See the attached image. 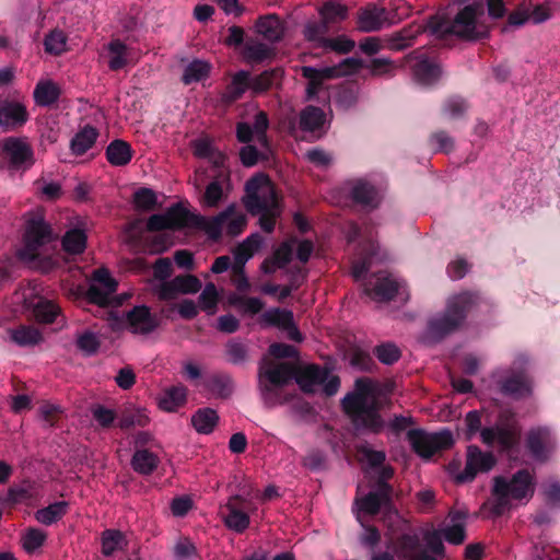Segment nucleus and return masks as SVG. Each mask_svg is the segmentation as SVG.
<instances>
[{"mask_svg": "<svg viewBox=\"0 0 560 560\" xmlns=\"http://www.w3.org/2000/svg\"><path fill=\"white\" fill-rule=\"evenodd\" d=\"M231 303L237 306L244 313L255 315L265 306L264 302L258 298H247L235 295L230 299Z\"/></svg>", "mask_w": 560, "mask_h": 560, "instance_id": "nucleus-52", "label": "nucleus"}, {"mask_svg": "<svg viewBox=\"0 0 560 560\" xmlns=\"http://www.w3.org/2000/svg\"><path fill=\"white\" fill-rule=\"evenodd\" d=\"M500 392L513 398H523L532 394V381L524 374H512L499 382Z\"/></svg>", "mask_w": 560, "mask_h": 560, "instance_id": "nucleus-27", "label": "nucleus"}, {"mask_svg": "<svg viewBox=\"0 0 560 560\" xmlns=\"http://www.w3.org/2000/svg\"><path fill=\"white\" fill-rule=\"evenodd\" d=\"M109 60L108 67L110 70H120L127 66L129 61L128 47L120 40H112L108 44Z\"/></svg>", "mask_w": 560, "mask_h": 560, "instance_id": "nucleus-42", "label": "nucleus"}, {"mask_svg": "<svg viewBox=\"0 0 560 560\" xmlns=\"http://www.w3.org/2000/svg\"><path fill=\"white\" fill-rule=\"evenodd\" d=\"M243 203L253 215H259L261 230L271 233L276 219L281 214V207L276 189L270 179L264 174H257L247 180Z\"/></svg>", "mask_w": 560, "mask_h": 560, "instance_id": "nucleus-1", "label": "nucleus"}, {"mask_svg": "<svg viewBox=\"0 0 560 560\" xmlns=\"http://www.w3.org/2000/svg\"><path fill=\"white\" fill-rule=\"evenodd\" d=\"M301 464L310 471H324L328 469V457L324 451L311 447L302 457Z\"/></svg>", "mask_w": 560, "mask_h": 560, "instance_id": "nucleus-43", "label": "nucleus"}, {"mask_svg": "<svg viewBox=\"0 0 560 560\" xmlns=\"http://www.w3.org/2000/svg\"><path fill=\"white\" fill-rule=\"evenodd\" d=\"M125 535L118 529H105L102 533V553L105 557L113 556L117 550L122 549Z\"/></svg>", "mask_w": 560, "mask_h": 560, "instance_id": "nucleus-46", "label": "nucleus"}, {"mask_svg": "<svg viewBox=\"0 0 560 560\" xmlns=\"http://www.w3.org/2000/svg\"><path fill=\"white\" fill-rule=\"evenodd\" d=\"M33 95L37 105L49 106L58 100L60 89L51 80H43L37 83Z\"/></svg>", "mask_w": 560, "mask_h": 560, "instance_id": "nucleus-37", "label": "nucleus"}, {"mask_svg": "<svg viewBox=\"0 0 560 560\" xmlns=\"http://www.w3.org/2000/svg\"><path fill=\"white\" fill-rule=\"evenodd\" d=\"M494 428H486L481 431V440L487 445L498 444L503 451H512L518 446L521 428L517 422H495Z\"/></svg>", "mask_w": 560, "mask_h": 560, "instance_id": "nucleus-13", "label": "nucleus"}, {"mask_svg": "<svg viewBox=\"0 0 560 560\" xmlns=\"http://www.w3.org/2000/svg\"><path fill=\"white\" fill-rule=\"evenodd\" d=\"M244 503L245 500L241 495H233L224 506L223 521L225 526L240 534L245 532L250 523L248 514L243 511Z\"/></svg>", "mask_w": 560, "mask_h": 560, "instance_id": "nucleus-20", "label": "nucleus"}, {"mask_svg": "<svg viewBox=\"0 0 560 560\" xmlns=\"http://www.w3.org/2000/svg\"><path fill=\"white\" fill-rule=\"evenodd\" d=\"M325 370L326 369H320L317 365H306L301 369L295 368L294 380L302 390L314 393L325 381Z\"/></svg>", "mask_w": 560, "mask_h": 560, "instance_id": "nucleus-28", "label": "nucleus"}, {"mask_svg": "<svg viewBox=\"0 0 560 560\" xmlns=\"http://www.w3.org/2000/svg\"><path fill=\"white\" fill-rule=\"evenodd\" d=\"M525 443L532 457L538 462H546L553 450V441L550 433L540 428L530 430Z\"/></svg>", "mask_w": 560, "mask_h": 560, "instance_id": "nucleus-22", "label": "nucleus"}, {"mask_svg": "<svg viewBox=\"0 0 560 560\" xmlns=\"http://www.w3.org/2000/svg\"><path fill=\"white\" fill-rule=\"evenodd\" d=\"M264 326H276L287 331L288 337L294 341H302V335L293 322V313L283 308H269L260 316Z\"/></svg>", "mask_w": 560, "mask_h": 560, "instance_id": "nucleus-18", "label": "nucleus"}, {"mask_svg": "<svg viewBox=\"0 0 560 560\" xmlns=\"http://www.w3.org/2000/svg\"><path fill=\"white\" fill-rule=\"evenodd\" d=\"M476 303L477 296L468 292L451 298L444 314L429 323V337L433 340H439L456 330L464 323L467 312L470 311Z\"/></svg>", "mask_w": 560, "mask_h": 560, "instance_id": "nucleus-4", "label": "nucleus"}, {"mask_svg": "<svg viewBox=\"0 0 560 560\" xmlns=\"http://www.w3.org/2000/svg\"><path fill=\"white\" fill-rule=\"evenodd\" d=\"M363 68V61L358 58H346L334 67L314 68L303 67L302 74L308 80L306 89L307 98H312L320 89L323 81L357 73Z\"/></svg>", "mask_w": 560, "mask_h": 560, "instance_id": "nucleus-10", "label": "nucleus"}, {"mask_svg": "<svg viewBox=\"0 0 560 560\" xmlns=\"http://www.w3.org/2000/svg\"><path fill=\"white\" fill-rule=\"evenodd\" d=\"M407 440L412 451L424 459L452 448L455 443L454 435L448 429L433 433L422 429H411L407 432Z\"/></svg>", "mask_w": 560, "mask_h": 560, "instance_id": "nucleus-7", "label": "nucleus"}, {"mask_svg": "<svg viewBox=\"0 0 560 560\" xmlns=\"http://www.w3.org/2000/svg\"><path fill=\"white\" fill-rule=\"evenodd\" d=\"M51 240L50 228L44 219L39 215L32 218L26 224L24 246L20 249L19 257L32 267H37L40 249Z\"/></svg>", "mask_w": 560, "mask_h": 560, "instance_id": "nucleus-8", "label": "nucleus"}, {"mask_svg": "<svg viewBox=\"0 0 560 560\" xmlns=\"http://www.w3.org/2000/svg\"><path fill=\"white\" fill-rule=\"evenodd\" d=\"M256 31L271 43L280 40L283 36L282 23L275 14L260 18L256 23Z\"/></svg>", "mask_w": 560, "mask_h": 560, "instance_id": "nucleus-33", "label": "nucleus"}, {"mask_svg": "<svg viewBox=\"0 0 560 560\" xmlns=\"http://www.w3.org/2000/svg\"><path fill=\"white\" fill-rule=\"evenodd\" d=\"M98 133L94 127L86 126L78 132L71 141V150L74 154L81 155L90 150L96 141Z\"/></svg>", "mask_w": 560, "mask_h": 560, "instance_id": "nucleus-41", "label": "nucleus"}, {"mask_svg": "<svg viewBox=\"0 0 560 560\" xmlns=\"http://www.w3.org/2000/svg\"><path fill=\"white\" fill-rule=\"evenodd\" d=\"M58 306L50 301H40L34 307V315L38 322L52 323L58 314Z\"/></svg>", "mask_w": 560, "mask_h": 560, "instance_id": "nucleus-55", "label": "nucleus"}, {"mask_svg": "<svg viewBox=\"0 0 560 560\" xmlns=\"http://www.w3.org/2000/svg\"><path fill=\"white\" fill-rule=\"evenodd\" d=\"M117 282L107 269L101 268L93 272V281L88 290V298L92 303L106 306L113 303Z\"/></svg>", "mask_w": 560, "mask_h": 560, "instance_id": "nucleus-15", "label": "nucleus"}, {"mask_svg": "<svg viewBox=\"0 0 560 560\" xmlns=\"http://www.w3.org/2000/svg\"><path fill=\"white\" fill-rule=\"evenodd\" d=\"M281 77V71L278 69L267 70L259 75L250 77V92L254 95L261 94L269 90L275 82Z\"/></svg>", "mask_w": 560, "mask_h": 560, "instance_id": "nucleus-47", "label": "nucleus"}, {"mask_svg": "<svg viewBox=\"0 0 560 560\" xmlns=\"http://www.w3.org/2000/svg\"><path fill=\"white\" fill-rule=\"evenodd\" d=\"M392 495L390 493H383L380 489H374L370 491L366 495L361 498L357 503L359 505V510L369 515H376L380 513L381 508H389L392 505Z\"/></svg>", "mask_w": 560, "mask_h": 560, "instance_id": "nucleus-31", "label": "nucleus"}, {"mask_svg": "<svg viewBox=\"0 0 560 560\" xmlns=\"http://www.w3.org/2000/svg\"><path fill=\"white\" fill-rule=\"evenodd\" d=\"M195 154L199 158L209 159L217 167H222L224 155L215 151L208 139H199L194 143Z\"/></svg>", "mask_w": 560, "mask_h": 560, "instance_id": "nucleus-49", "label": "nucleus"}, {"mask_svg": "<svg viewBox=\"0 0 560 560\" xmlns=\"http://www.w3.org/2000/svg\"><path fill=\"white\" fill-rule=\"evenodd\" d=\"M248 90L250 91V73L245 70L237 71L231 77V82L222 93V101L228 104L233 103Z\"/></svg>", "mask_w": 560, "mask_h": 560, "instance_id": "nucleus-29", "label": "nucleus"}, {"mask_svg": "<svg viewBox=\"0 0 560 560\" xmlns=\"http://www.w3.org/2000/svg\"><path fill=\"white\" fill-rule=\"evenodd\" d=\"M8 334L10 339L21 347L34 346L42 341L40 332L31 326H20L14 329H9Z\"/></svg>", "mask_w": 560, "mask_h": 560, "instance_id": "nucleus-39", "label": "nucleus"}, {"mask_svg": "<svg viewBox=\"0 0 560 560\" xmlns=\"http://www.w3.org/2000/svg\"><path fill=\"white\" fill-rule=\"evenodd\" d=\"M210 63L202 60H194L185 68L183 82L190 84L206 79L210 73Z\"/></svg>", "mask_w": 560, "mask_h": 560, "instance_id": "nucleus-48", "label": "nucleus"}, {"mask_svg": "<svg viewBox=\"0 0 560 560\" xmlns=\"http://www.w3.org/2000/svg\"><path fill=\"white\" fill-rule=\"evenodd\" d=\"M0 158L14 171H27L36 162L33 145L27 137L10 136L1 139Z\"/></svg>", "mask_w": 560, "mask_h": 560, "instance_id": "nucleus-9", "label": "nucleus"}, {"mask_svg": "<svg viewBox=\"0 0 560 560\" xmlns=\"http://www.w3.org/2000/svg\"><path fill=\"white\" fill-rule=\"evenodd\" d=\"M357 518L363 527V530L358 536L360 545L364 548L374 551V549L378 546L382 539L378 528L373 525L363 524L359 515Z\"/></svg>", "mask_w": 560, "mask_h": 560, "instance_id": "nucleus-50", "label": "nucleus"}, {"mask_svg": "<svg viewBox=\"0 0 560 560\" xmlns=\"http://www.w3.org/2000/svg\"><path fill=\"white\" fill-rule=\"evenodd\" d=\"M192 215L180 206H173L164 213L153 214L147 222L148 231L179 230L192 224Z\"/></svg>", "mask_w": 560, "mask_h": 560, "instance_id": "nucleus-16", "label": "nucleus"}, {"mask_svg": "<svg viewBox=\"0 0 560 560\" xmlns=\"http://www.w3.org/2000/svg\"><path fill=\"white\" fill-rule=\"evenodd\" d=\"M86 246V234L83 230L72 229L62 238V247L68 254H81Z\"/></svg>", "mask_w": 560, "mask_h": 560, "instance_id": "nucleus-44", "label": "nucleus"}, {"mask_svg": "<svg viewBox=\"0 0 560 560\" xmlns=\"http://www.w3.org/2000/svg\"><path fill=\"white\" fill-rule=\"evenodd\" d=\"M172 285L175 287L180 294L197 293L201 289L200 280L192 275L175 277L172 279Z\"/></svg>", "mask_w": 560, "mask_h": 560, "instance_id": "nucleus-51", "label": "nucleus"}, {"mask_svg": "<svg viewBox=\"0 0 560 560\" xmlns=\"http://www.w3.org/2000/svg\"><path fill=\"white\" fill-rule=\"evenodd\" d=\"M374 353L384 364H393L400 358V351L394 343H383L377 346Z\"/></svg>", "mask_w": 560, "mask_h": 560, "instance_id": "nucleus-62", "label": "nucleus"}, {"mask_svg": "<svg viewBox=\"0 0 560 560\" xmlns=\"http://www.w3.org/2000/svg\"><path fill=\"white\" fill-rule=\"evenodd\" d=\"M296 240L292 238L282 243L273 254V261L278 268H284L291 260L295 248Z\"/></svg>", "mask_w": 560, "mask_h": 560, "instance_id": "nucleus-56", "label": "nucleus"}, {"mask_svg": "<svg viewBox=\"0 0 560 560\" xmlns=\"http://www.w3.org/2000/svg\"><path fill=\"white\" fill-rule=\"evenodd\" d=\"M444 539L452 545H462L466 539L465 523L447 525L441 530Z\"/></svg>", "mask_w": 560, "mask_h": 560, "instance_id": "nucleus-57", "label": "nucleus"}, {"mask_svg": "<svg viewBox=\"0 0 560 560\" xmlns=\"http://www.w3.org/2000/svg\"><path fill=\"white\" fill-rule=\"evenodd\" d=\"M273 56V48L257 39H248L243 49V57L247 62H262Z\"/></svg>", "mask_w": 560, "mask_h": 560, "instance_id": "nucleus-36", "label": "nucleus"}, {"mask_svg": "<svg viewBox=\"0 0 560 560\" xmlns=\"http://www.w3.org/2000/svg\"><path fill=\"white\" fill-rule=\"evenodd\" d=\"M187 396V389L186 387L179 385V386H173L171 388H167L166 390L161 394L159 397L158 404L159 407L162 410L165 411H175L180 406L184 405Z\"/></svg>", "mask_w": 560, "mask_h": 560, "instance_id": "nucleus-35", "label": "nucleus"}, {"mask_svg": "<svg viewBox=\"0 0 560 560\" xmlns=\"http://www.w3.org/2000/svg\"><path fill=\"white\" fill-rule=\"evenodd\" d=\"M269 119L265 112L256 110L253 125L247 121L238 122L236 126V137L240 142L248 143L256 140L264 149H268L267 129Z\"/></svg>", "mask_w": 560, "mask_h": 560, "instance_id": "nucleus-17", "label": "nucleus"}, {"mask_svg": "<svg viewBox=\"0 0 560 560\" xmlns=\"http://www.w3.org/2000/svg\"><path fill=\"white\" fill-rule=\"evenodd\" d=\"M259 246V236L253 235L248 237L235 253L237 266L244 267V264L254 255V252Z\"/></svg>", "mask_w": 560, "mask_h": 560, "instance_id": "nucleus-53", "label": "nucleus"}, {"mask_svg": "<svg viewBox=\"0 0 560 560\" xmlns=\"http://www.w3.org/2000/svg\"><path fill=\"white\" fill-rule=\"evenodd\" d=\"M46 535L37 528H30L23 537V548L26 552L32 553L44 545Z\"/></svg>", "mask_w": 560, "mask_h": 560, "instance_id": "nucleus-61", "label": "nucleus"}, {"mask_svg": "<svg viewBox=\"0 0 560 560\" xmlns=\"http://www.w3.org/2000/svg\"><path fill=\"white\" fill-rule=\"evenodd\" d=\"M495 464L497 458L492 453H485L478 446L470 445L467 450L465 468L456 476V482H471L478 472H488Z\"/></svg>", "mask_w": 560, "mask_h": 560, "instance_id": "nucleus-14", "label": "nucleus"}, {"mask_svg": "<svg viewBox=\"0 0 560 560\" xmlns=\"http://www.w3.org/2000/svg\"><path fill=\"white\" fill-rule=\"evenodd\" d=\"M133 202L138 210L149 211L156 205V195L152 189L141 188L133 194Z\"/></svg>", "mask_w": 560, "mask_h": 560, "instance_id": "nucleus-54", "label": "nucleus"}, {"mask_svg": "<svg viewBox=\"0 0 560 560\" xmlns=\"http://www.w3.org/2000/svg\"><path fill=\"white\" fill-rule=\"evenodd\" d=\"M230 192V177L228 172L221 170L218 175L206 186L200 198L203 207L215 208Z\"/></svg>", "mask_w": 560, "mask_h": 560, "instance_id": "nucleus-19", "label": "nucleus"}, {"mask_svg": "<svg viewBox=\"0 0 560 560\" xmlns=\"http://www.w3.org/2000/svg\"><path fill=\"white\" fill-rule=\"evenodd\" d=\"M381 394L369 378H358L353 392L342 399L345 411L352 417H366L374 420L381 408Z\"/></svg>", "mask_w": 560, "mask_h": 560, "instance_id": "nucleus-6", "label": "nucleus"}, {"mask_svg": "<svg viewBox=\"0 0 560 560\" xmlns=\"http://www.w3.org/2000/svg\"><path fill=\"white\" fill-rule=\"evenodd\" d=\"M482 14L480 5H466L453 20L444 15L432 16L429 27L433 34L440 36L454 35L465 39H477L487 35V31L478 23V18Z\"/></svg>", "mask_w": 560, "mask_h": 560, "instance_id": "nucleus-2", "label": "nucleus"}, {"mask_svg": "<svg viewBox=\"0 0 560 560\" xmlns=\"http://www.w3.org/2000/svg\"><path fill=\"white\" fill-rule=\"evenodd\" d=\"M67 37L61 31H52L45 38L46 51L59 55L66 50Z\"/></svg>", "mask_w": 560, "mask_h": 560, "instance_id": "nucleus-58", "label": "nucleus"}, {"mask_svg": "<svg viewBox=\"0 0 560 560\" xmlns=\"http://www.w3.org/2000/svg\"><path fill=\"white\" fill-rule=\"evenodd\" d=\"M323 44L325 47L341 54L350 52L355 46L354 40L350 39L346 35H340L335 38H326Z\"/></svg>", "mask_w": 560, "mask_h": 560, "instance_id": "nucleus-64", "label": "nucleus"}, {"mask_svg": "<svg viewBox=\"0 0 560 560\" xmlns=\"http://www.w3.org/2000/svg\"><path fill=\"white\" fill-rule=\"evenodd\" d=\"M398 288L399 283L394 278L380 273L375 282L364 285V293L375 301L385 302L396 295Z\"/></svg>", "mask_w": 560, "mask_h": 560, "instance_id": "nucleus-25", "label": "nucleus"}, {"mask_svg": "<svg viewBox=\"0 0 560 560\" xmlns=\"http://www.w3.org/2000/svg\"><path fill=\"white\" fill-rule=\"evenodd\" d=\"M407 60L411 63L415 79L423 85L434 83L441 75L439 66L429 60L422 54L409 55Z\"/></svg>", "mask_w": 560, "mask_h": 560, "instance_id": "nucleus-23", "label": "nucleus"}, {"mask_svg": "<svg viewBox=\"0 0 560 560\" xmlns=\"http://www.w3.org/2000/svg\"><path fill=\"white\" fill-rule=\"evenodd\" d=\"M358 453L368 462L372 468L381 467L386 460V454L384 451L372 450L368 445H361L358 447Z\"/></svg>", "mask_w": 560, "mask_h": 560, "instance_id": "nucleus-63", "label": "nucleus"}, {"mask_svg": "<svg viewBox=\"0 0 560 560\" xmlns=\"http://www.w3.org/2000/svg\"><path fill=\"white\" fill-rule=\"evenodd\" d=\"M295 376V365L291 362L264 359L258 370V386L262 399L270 405L279 400V390Z\"/></svg>", "mask_w": 560, "mask_h": 560, "instance_id": "nucleus-3", "label": "nucleus"}, {"mask_svg": "<svg viewBox=\"0 0 560 560\" xmlns=\"http://www.w3.org/2000/svg\"><path fill=\"white\" fill-rule=\"evenodd\" d=\"M535 493V478L528 469H520L508 480L503 476L493 478L492 494H509L513 500H529Z\"/></svg>", "mask_w": 560, "mask_h": 560, "instance_id": "nucleus-12", "label": "nucleus"}, {"mask_svg": "<svg viewBox=\"0 0 560 560\" xmlns=\"http://www.w3.org/2000/svg\"><path fill=\"white\" fill-rule=\"evenodd\" d=\"M226 360L233 364H241L247 358V348L244 343L232 340L225 346Z\"/></svg>", "mask_w": 560, "mask_h": 560, "instance_id": "nucleus-59", "label": "nucleus"}, {"mask_svg": "<svg viewBox=\"0 0 560 560\" xmlns=\"http://www.w3.org/2000/svg\"><path fill=\"white\" fill-rule=\"evenodd\" d=\"M192 224L205 231L211 240L217 241L223 231L230 236L241 234L247 224V218L232 203L211 218L192 215Z\"/></svg>", "mask_w": 560, "mask_h": 560, "instance_id": "nucleus-5", "label": "nucleus"}, {"mask_svg": "<svg viewBox=\"0 0 560 560\" xmlns=\"http://www.w3.org/2000/svg\"><path fill=\"white\" fill-rule=\"evenodd\" d=\"M325 122L326 115L323 109L308 105L301 110L298 127L302 132L310 135L314 139H318L324 133Z\"/></svg>", "mask_w": 560, "mask_h": 560, "instance_id": "nucleus-21", "label": "nucleus"}, {"mask_svg": "<svg viewBox=\"0 0 560 560\" xmlns=\"http://www.w3.org/2000/svg\"><path fill=\"white\" fill-rule=\"evenodd\" d=\"M28 119L25 106L19 102H0V127L13 130L23 126Z\"/></svg>", "mask_w": 560, "mask_h": 560, "instance_id": "nucleus-24", "label": "nucleus"}, {"mask_svg": "<svg viewBox=\"0 0 560 560\" xmlns=\"http://www.w3.org/2000/svg\"><path fill=\"white\" fill-rule=\"evenodd\" d=\"M159 464V456L150 450L135 451L130 460L133 471L141 476L152 475L158 469Z\"/></svg>", "mask_w": 560, "mask_h": 560, "instance_id": "nucleus-30", "label": "nucleus"}, {"mask_svg": "<svg viewBox=\"0 0 560 560\" xmlns=\"http://www.w3.org/2000/svg\"><path fill=\"white\" fill-rule=\"evenodd\" d=\"M133 151L129 143L117 139L112 141L106 149V158L114 166L127 165L132 159Z\"/></svg>", "mask_w": 560, "mask_h": 560, "instance_id": "nucleus-32", "label": "nucleus"}, {"mask_svg": "<svg viewBox=\"0 0 560 560\" xmlns=\"http://www.w3.org/2000/svg\"><path fill=\"white\" fill-rule=\"evenodd\" d=\"M387 24V12L384 8L376 5L362 9L358 14V30L364 33H372L382 30Z\"/></svg>", "mask_w": 560, "mask_h": 560, "instance_id": "nucleus-26", "label": "nucleus"}, {"mask_svg": "<svg viewBox=\"0 0 560 560\" xmlns=\"http://www.w3.org/2000/svg\"><path fill=\"white\" fill-rule=\"evenodd\" d=\"M219 299L220 293L217 287L212 282H209L205 285L199 295V307L208 315H214L218 311Z\"/></svg>", "mask_w": 560, "mask_h": 560, "instance_id": "nucleus-45", "label": "nucleus"}, {"mask_svg": "<svg viewBox=\"0 0 560 560\" xmlns=\"http://www.w3.org/2000/svg\"><path fill=\"white\" fill-rule=\"evenodd\" d=\"M352 198L364 206L375 207L378 202V194L376 189L364 180H358L351 189Z\"/></svg>", "mask_w": 560, "mask_h": 560, "instance_id": "nucleus-40", "label": "nucleus"}, {"mask_svg": "<svg viewBox=\"0 0 560 560\" xmlns=\"http://www.w3.org/2000/svg\"><path fill=\"white\" fill-rule=\"evenodd\" d=\"M319 14L323 22V30L320 32H328L330 24H335L347 19L348 9L343 4L327 1L319 9Z\"/></svg>", "mask_w": 560, "mask_h": 560, "instance_id": "nucleus-34", "label": "nucleus"}, {"mask_svg": "<svg viewBox=\"0 0 560 560\" xmlns=\"http://www.w3.org/2000/svg\"><path fill=\"white\" fill-rule=\"evenodd\" d=\"M159 325V318L145 305L135 306L121 316L110 315V326L114 330L126 329L135 335H149Z\"/></svg>", "mask_w": 560, "mask_h": 560, "instance_id": "nucleus-11", "label": "nucleus"}, {"mask_svg": "<svg viewBox=\"0 0 560 560\" xmlns=\"http://www.w3.org/2000/svg\"><path fill=\"white\" fill-rule=\"evenodd\" d=\"M77 346L83 353L91 355L97 351L100 340L94 332L88 330L78 336Z\"/></svg>", "mask_w": 560, "mask_h": 560, "instance_id": "nucleus-60", "label": "nucleus"}, {"mask_svg": "<svg viewBox=\"0 0 560 560\" xmlns=\"http://www.w3.org/2000/svg\"><path fill=\"white\" fill-rule=\"evenodd\" d=\"M69 503L67 501H58L46 508L39 509L35 513V518L46 525H52L61 520L68 512Z\"/></svg>", "mask_w": 560, "mask_h": 560, "instance_id": "nucleus-38", "label": "nucleus"}]
</instances>
